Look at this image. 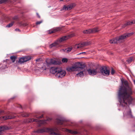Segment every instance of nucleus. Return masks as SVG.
<instances>
[{"label": "nucleus", "instance_id": "obj_1", "mask_svg": "<svg viewBox=\"0 0 135 135\" xmlns=\"http://www.w3.org/2000/svg\"><path fill=\"white\" fill-rule=\"evenodd\" d=\"M123 86L120 87L118 93L119 101L120 105L123 107L127 106L128 104L130 105L132 103L134 98L131 96L132 93L131 89L126 81H122Z\"/></svg>", "mask_w": 135, "mask_h": 135}, {"label": "nucleus", "instance_id": "obj_2", "mask_svg": "<svg viewBox=\"0 0 135 135\" xmlns=\"http://www.w3.org/2000/svg\"><path fill=\"white\" fill-rule=\"evenodd\" d=\"M34 132L38 133L49 132L50 135H61V133L58 130L57 128L56 127L52 128H44L39 129L35 131Z\"/></svg>", "mask_w": 135, "mask_h": 135}, {"label": "nucleus", "instance_id": "obj_3", "mask_svg": "<svg viewBox=\"0 0 135 135\" xmlns=\"http://www.w3.org/2000/svg\"><path fill=\"white\" fill-rule=\"evenodd\" d=\"M134 33V32H132L129 33H126L124 34L119 37H117L116 38V41L125 39L131 36Z\"/></svg>", "mask_w": 135, "mask_h": 135}, {"label": "nucleus", "instance_id": "obj_4", "mask_svg": "<svg viewBox=\"0 0 135 135\" xmlns=\"http://www.w3.org/2000/svg\"><path fill=\"white\" fill-rule=\"evenodd\" d=\"M74 35H75L74 34L72 33L69 35H68L63 36L60 38L58 39L54 42H62L74 36Z\"/></svg>", "mask_w": 135, "mask_h": 135}, {"label": "nucleus", "instance_id": "obj_5", "mask_svg": "<svg viewBox=\"0 0 135 135\" xmlns=\"http://www.w3.org/2000/svg\"><path fill=\"white\" fill-rule=\"evenodd\" d=\"M59 69L57 73L55 74V76L59 78H61L65 76L66 72L65 71L62 70L61 68H60Z\"/></svg>", "mask_w": 135, "mask_h": 135}, {"label": "nucleus", "instance_id": "obj_6", "mask_svg": "<svg viewBox=\"0 0 135 135\" xmlns=\"http://www.w3.org/2000/svg\"><path fill=\"white\" fill-rule=\"evenodd\" d=\"M100 69L102 74L103 75L107 76L109 75V70L107 69L106 66H102L100 68Z\"/></svg>", "mask_w": 135, "mask_h": 135}, {"label": "nucleus", "instance_id": "obj_7", "mask_svg": "<svg viewBox=\"0 0 135 135\" xmlns=\"http://www.w3.org/2000/svg\"><path fill=\"white\" fill-rule=\"evenodd\" d=\"M124 115V117H126L128 118H132L133 115L132 114L131 109L129 106L127 107L125 111Z\"/></svg>", "mask_w": 135, "mask_h": 135}, {"label": "nucleus", "instance_id": "obj_8", "mask_svg": "<svg viewBox=\"0 0 135 135\" xmlns=\"http://www.w3.org/2000/svg\"><path fill=\"white\" fill-rule=\"evenodd\" d=\"M31 57L30 56H25L20 58L18 62L21 64L23 63L24 62H25L31 60Z\"/></svg>", "mask_w": 135, "mask_h": 135}, {"label": "nucleus", "instance_id": "obj_9", "mask_svg": "<svg viewBox=\"0 0 135 135\" xmlns=\"http://www.w3.org/2000/svg\"><path fill=\"white\" fill-rule=\"evenodd\" d=\"M97 28H95L92 29H89L84 30L83 31L84 33H94L98 31Z\"/></svg>", "mask_w": 135, "mask_h": 135}, {"label": "nucleus", "instance_id": "obj_10", "mask_svg": "<svg viewBox=\"0 0 135 135\" xmlns=\"http://www.w3.org/2000/svg\"><path fill=\"white\" fill-rule=\"evenodd\" d=\"M47 120H42L39 121L38 119H28L26 120V122L27 123H30V122H38L40 121L41 122V123L42 124H44L45 123H46V122Z\"/></svg>", "mask_w": 135, "mask_h": 135}, {"label": "nucleus", "instance_id": "obj_11", "mask_svg": "<svg viewBox=\"0 0 135 135\" xmlns=\"http://www.w3.org/2000/svg\"><path fill=\"white\" fill-rule=\"evenodd\" d=\"M98 69L96 68L95 69H89L88 70L89 74L92 75H95L97 74L98 71Z\"/></svg>", "mask_w": 135, "mask_h": 135}, {"label": "nucleus", "instance_id": "obj_12", "mask_svg": "<svg viewBox=\"0 0 135 135\" xmlns=\"http://www.w3.org/2000/svg\"><path fill=\"white\" fill-rule=\"evenodd\" d=\"M76 64V65H77L78 71H84V68L85 66V65L84 64H81L80 62H78Z\"/></svg>", "mask_w": 135, "mask_h": 135}, {"label": "nucleus", "instance_id": "obj_13", "mask_svg": "<svg viewBox=\"0 0 135 135\" xmlns=\"http://www.w3.org/2000/svg\"><path fill=\"white\" fill-rule=\"evenodd\" d=\"M66 69L68 71L70 72L78 71V67L77 65H76V64L73 66L68 67Z\"/></svg>", "mask_w": 135, "mask_h": 135}, {"label": "nucleus", "instance_id": "obj_14", "mask_svg": "<svg viewBox=\"0 0 135 135\" xmlns=\"http://www.w3.org/2000/svg\"><path fill=\"white\" fill-rule=\"evenodd\" d=\"M60 68L57 67H52L50 69V72L52 74H54L57 73V72L59 70Z\"/></svg>", "mask_w": 135, "mask_h": 135}, {"label": "nucleus", "instance_id": "obj_15", "mask_svg": "<svg viewBox=\"0 0 135 135\" xmlns=\"http://www.w3.org/2000/svg\"><path fill=\"white\" fill-rule=\"evenodd\" d=\"M15 117L14 114L11 113L9 115L3 116L2 117L3 119L6 120L8 119L13 118Z\"/></svg>", "mask_w": 135, "mask_h": 135}, {"label": "nucleus", "instance_id": "obj_16", "mask_svg": "<svg viewBox=\"0 0 135 135\" xmlns=\"http://www.w3.org/2000/svg\"><path fill=\"white\" fill-rule=\"evenodd\" d=\"M73 7V6L71 5H69L66 6H64L63 8L60 9L61 11H62L64 10H70Z\"/></svg>", "mask_w": 135, "mask_h": 135}, {"label": "nucleus", "instance_id": "obj_17", "mask_svg": "<svg viewBox=\"0 0 135 135\" xmlns=\"http://www.w3.org/2000/svg\"><path fill=\"white\" fill-rule=\"evenodd\" d=\"M65 120V119L63 118H60L59 119H56V122L57 123L59 124H62L64 121Z\"/></svg>", "mask_w": 135, "mask_h": 135}, {"label": "nucleus", "instance_id": "obj_18", "mask_svg": "<svg viewBox=\"0 0 135 135\" xmlns=\"http://www.w3.org/2000/svg\"><path fill=\"white\" fill-rule=\"evenodd\" d=\"M46 63L47 64V65L49 66L51 64H57V62L56 60L51 59L50 62H48L47 61H46Z\"/></svg>", "mask_w": 135, "mask_h": 135}, {"label": "nucleus", "instance_id": "obj_19", "mask_svg": "<svg viewBox=\"0 0 135 135\" xmlns=\"http://www.w3.org/2000/svg\"><path fill=\"white\" fill-rule=\"evenodd\" d=\"M72 46H70L67 48L64 49H62L61 50L64 51L65 52L67 53H68L70 52L72 49Z\"/></svg>", "mask_w": 135, "mask_h": 135}, {"label": "nucleus", "instance_id": "obj_20", "mask_svg": "<svg viewBox=\"0 0 135 135\" xmlns=\"http://www.w3.org/2000/svg\"><path fill=\"white\" fill-rule=\"evenodd\" d=\"M47 64L45 63H43V66L40 68L39 70L40 71L42 72L44 70H46V66Z\"/></svg>", "mask_w": 135, "mask_h": 135}, {"label": "nucleus", "instance_id": "obj_21", "mask_svg": "<svg viewBox=\"0 0 135 135\" xmlns=\"http://www.w3.org/2000/svg\"><path fill=\"white\" fill-rule=\"evenodd\" d=\"M134 23H135V20L132 21H129L127 22V23L125 24L124 26H123V27H124L127 25H130Z\"/></svg>", "mask_w": 135, "mask_h": 135}, {"label": "nucleus", "instance_id": "obj_22", "mask_svg": "<svg viewBox=\"0 0 135 135\" xmlns=\"http://www.w3.org/2000/svg\"><path fill=\"white\" fill-rule=\"evenodd\" d=\"M67 132L69 133L72 134H76L78 133V132L76 131H73L72 130L66 129V131Z\"/></svg>", "mask_w": 135, "mask_h": 135}, {"label": "nucleus", "instance_id": "obj_23", "mask_svg": "<svg viewBox=\"0 0 135 135\" xmlns=\"http://www.w3.org/2000/svg\"><path fill=\"white\" fill-rule=\"evenodd\" d=\"M86 43H80L78 45L77 47L78 48H79L83 47L84 45H86Z\"/></svg>", "mask_w": 135, "mask_h": 135}, {"label": "nucleus", "instance_id": "obj_24", "mask_svg": "<svg viewBox=\"0 0 135 135\" xmlns=\"http://www.w3.org/2000/svg\"><path fill=\"white\" fill-rule=\"evenodd\" d=\"M58 43H52V44H50L49 46V47L51 48L53 47H57Z\"/></svg>", "mask_w": 135, "mask_h": 135}, {"label": "nucleus", "instance_id": "obj_25", "mask_svg": "<svg viewBox=\"0 0 135 135\" xmlns=\"http://www.w3.org/2000/svg\"><path fill=\"white\" fill-rule=\"evenodd\" d=\"M80 71L78 74H77L76 75L77 76L82 77L84 76V74L83 73L84 71Z\"/></svg>", "mask_w": 135, "mask_h": 135}, {"label": "nucleus", "instance_id": "obj_26", "mask_svg": "<svg viewBox=\"0 0 135 135\" xmlns=\"http://www.w3.org/2000/svg\"><path fill=\"white\" fill-rule=\"evenodd\" d=\"M14 22H11V23H9L6 26V27L7 28H9L11 26L13 25Z\"/></svg>", "mask_w": 135, "mask_h": 135}, {"label": "nucleus", "instance_id": "obj_27", "mask_svg": "<svg viewBox=\"0 0 135 135\" xmlns=\"http://www.w3.org/2000/svg\"><path fill=\"white\" fill-rule=\"evenodd\" d=\"M35 117L37 118L40 119L43 117V115L42 114L40 116H38L37 115H35Z\"/></svg>", "mask_w": 135, "mask_h": 135}, {"label": "nucleus", "instance_id": "obj_28", "mask_svg": "<svg viewBox=\"0 0 135 135\" xmlns=\"http://www.w3.org/2000/svg\"><path fill=\"white\" fill-rule=\"evenodd\" d=\"M16 58V57L15 56H11L10 57V58L12 61L13 62H14L15 61Z\"/></svg>", "mask_w": 135, "mask_h": 135}, {"label": "nucleus", "instance_id": "obj_29", "mask_svg": "<svg viewBox=\"0 0 135 135\" xmlns=\"http://www.w3.org/2000/svg\"><path fill=\"white\" fill-rule=\"evenodd\" d=\"M133 60V57H130L127 60V61L128 63H129L131 62Z\"/></svg>", "mask_w": 135, "mask_h": 135}, {"label": "nucleus", "instance_id": "obj_30", "mask_svg": "<svg viewBox=\"0 0 135 135\" xmlns=\"http://www.w3.org/2000/svg\"><path fill=\"white\" fill-rule=\"evenodd\" d=\"M4 130V127H0V135L2 133V132Z\"/></svg>", "mask_w": 135, "mask_h": 135}, {"label": "nucleus", "instance_id": "obj_31", "mask_svg": "<svg viewBox=\"0 0 135 135\" xmlns=\"http://www.w3.org/2000/svg\"><path fill=\"white\" fill-rule=\"evenodd\" d=\"M62 61L63 62H66L68 61V59L67 58H64L62 59Z\"/></svg>", "mask_w": 135, "mask_h": 135}, {"label": "nucleus", "instance_id": "obj_32", "mask_svg": "<svg viewBox=\"0 0 135 135\" xmlns=\"http://www.w3.org/2000/svg\"><path fill=\"white\" fill-rule=\"evenodd\" d=\"M111 74L112 75H113L115 73V71L112 68H111Z\"/></svg>", "mask_w": 135, "mask_h": 135}, {"label": "nucleus", "instance_id": "obj_33", "mask_svg": "<svg viewBox=\"0 0 135 135\" xmlns=\"http://www.w3.org/2000/svg\"><path fill=\"white\" fill-rule=\"evenodd\" d=\"M6 0H1L0 1V4L5 2H6Z\"/></svg>", "mask_w": 135, "mask_h": 135}, {"label": "nucleus", "instance_id": "obj_34", "mask_svg": "<svg viewBox=\"0 0 135 135\" xmlns=\"http://www.w3.org/2000/svg\"><path fill=\"white\" fill-rule=\"evenodd\" d=\"M42 21H37L36 22V24L37 25H39L42 22Z\"/></svg>", "mask_w": 135, "mask_h": 135}, {"label": "nucleus", "instance_id": "obj_35", "mask_svg": "<svg viewBox=\"0 0 135 135\" xmlns=\"http://www.w3.org/2000/svg\"><path fill=\"white\" fill-rule=\"evenodd\" d=\"M15 30L16 31H20V30L18 28H16Z\"/></svg>", "mask_w": 135, "mask_h": 135}, {"label": "nucleus", "instance_id": "obj_36", "mask_svg": "<svg viewBox=\"0 0 135 135\" xmlns=\"http://www.w3.org/2000/svg\"><path fill=\"white\" fill-rule=\"evenodd\" d=\"M4 112V111L3 110H0V113H3Z\"/></svg>", "mask_w": 135, "mask_h": 135}, {"label": "nucleus", "instance_id": "obj_37", "mask_svg": "<svg viewBox=\"0 0 135 135\" xmlns=\"http://www.w3.org/2000/svg\"><path fill=\"white\" fill-rule=\"evenodd\" d=\"M37 16H38V17L39 18H40V16L39 15L38 13H37Z\"/></svg>", "mask_w": 135, "mask_h": 135}, {"label": "nucleus", "instance_id": "obj_38", "mask_svg": "<svg viewBox=\"0 0 135 135\" xmlns=\"http://www.w3.org/2000/svg\"><path fill=\"white\" fill-rule=\"evenodd\" d=\"M53 32V31H50L49 32V33H50H50H52Z\"/></svg>", "mask_w": 135, "mask_h": 135}, {"label": "nucleus", "instance_id": "obj_39", "mask_svg": "<svg viewBox=\"0 0 135 135\" xmlns=\"http://www.w3.org/2000/svg\"><path fill=\"white\" fill-rule=\"evenodd\" d=\"M39 60V59H36V62H37V61H38V60Z\"/></svg>", "mask_w": 135, "mask_h": 135}, {"label": "nucleus", "instance_id": "obj_40", "mask_svg": "<svg viewBox=\"0 0 135 135\" xmlns=\"http://www.w3.org/2000/svg\"><path fill=\"white\" fill-rule=\"evenodd\" d=\"M28 116V115H23V116Z\"/></svg>", "mask_w": 135, "mask_h": 135}, {"label": "nucleus", "instance_id": "obj_41", "mask_svg": "<svg viewBox=\"0 0 135 135\" xmlns=\"http://www.w3.org/2000/svg\"><path fill=\"white\" fill-rule=\"evenodd\" d=\"M133 82H134V84L135 85V80H134L133 81Z\"/></svg>", "mask_w": 135, "mask_h": 135}, {"label": "nucleus", "instance_id": "obj_42", "mask_svg": "<svg viewBox=\"0 0 135 135\" xmlns=\"http://www.w3.org/2000/svg\"><path fill=\"white\" fill-rule=\"evenodd\" d=\"M85 53V52H82V53H80V54H81V53Z\"/></svg>", "mask_w": 135, "mask_h": 135}, {"label": "nucleus", "instance_id": "obj_43", "mask_svg": "<svg viewBox=\"0 0 135 135\" xmlns=\"http://www.w3.org/2000/svg\"><path fill=\"white\" fill-rule=\"evenodd\" d=\"M60 1H62L63 0H60Z\"/></svg>", "mask_w": 135, "mask_h": 135}, {"label": "nucleus", "instance_id": "obj_44", "mask_svg": "<svg viewBox=\"0 0 135 135\" xmlns=\"http://www.w3.org/2000/svg\"><path fill=\"white\" fill-rule=\"evenodd\" d=\"M111 40H110V42H111Z\"/></svg>", "mask_w": 135, "mask_h": 135}]
</instances>
